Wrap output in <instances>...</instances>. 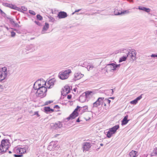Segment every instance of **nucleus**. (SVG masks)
Instances as JSON below:
<instances>
[{
  "label": "nucleus",
  "mask_w": 157,
  "mask_h": 157,
  "mask_svg": "<svg viewBox=\"0 0 157 157\" xmlns=\"http://www.w3.org/2000/svg\"><path fill=\"white\" fill-rule=\"evenodd\" d=\"M44 81H39L36 82L34 85L33 87L37 90L36 94L38 97L43 98L46 95L47 89L44 86Z\"/></svg>",
  "instance_id": "f257e3e1"
},
{
  "label": "nucleus",
  "mask_w": 157,
  "mask_h": 157,
  "mask_svg": "<svg viewBox=\"0 0 157 157\" xmlns=\"http://www.w3.org/2000/svg\"><path fill=\"white\" fill-rule=\"evenodd\" d=\"M10 144L7 139L3 140L0 145V153L2 154L5 153L10 147Z\"/></svg>",
  "instance_id": "f03ea898"
},
{
  "label": "nucleus",
  "mask_w": 157,
  "mask_h": 157,
  "mask_svg": "<svg viewBox=\"0 0 157 157\" xmlns=\"http://www.w3.org/2000/svg\"><path fill=\"white\" fill-rule=\"evenodd\" d=\"M71 73L72 71L71 69L66 70L59 72V77L60 79L62 80L67 79L68 78L70 74Z\"/></svg>",
  "instance_id": "7ed1b4c3"
},
{
  "label": "nucleus",
  "mask_w": 157,
  "mask_h": 157,
  "mask_svg": "<svg viewBox=\"0 0 157 157\" xmlns=\"http://www.w3.org/2000/svg\"><path fill=\"white\" fill-rule=\"evenodd\" d=\"M7 68L5 67L0 68V82L5 79L7 75Z\"/></svg>",
  "instance_id": "20e7f679"
},
{
  "label": "nucleus",
  "mask_w": 157,
  "mask_h": 157,
  "mask_svg": "<svg viewBox=\"0 0 157 157\" xmlns=\"http://www.w3.org/2000/svg\"><path fill=\"white\" fill-rule=\"evenodd\" d=\"M54 80L53 79H51L48 81L45 82L44 81V86L47 88H52L54 85Z\"/></svg>",
  "instance_id": "39448f33"
},
{
  "label": "nucleus",
  "mask_w": 157,
  "mask_h": 157,
  "mask_svg": "<svg viewBox=\"0 0 157 157\" xmlns=\"http://www.w3.org/2000/svg\"><path fill=\"white\" fill-rule=\"evenodd\" d=\"M75 109L77 112H78V113H79L80 114H82L87 110L88 107L86 106H84L82 107L77 106Z\"/></svg>",
  "instance_id": "423d86ee"
},
{
  "label": "nucleus",
  "mask_w": 157,
  "mask_h": 157,
  "mask_svg": "<svg viewBox=\"0 0 157 157\" xmlns=\"http://www.w3.org/2000/svg\"><path fill=\"white\" fill-rule=\"evenodd\" d=\"M104 99V98L103 97L99 98L97 100L94 102L93 104V107H97L100 105L101 102Z\"/></svg>",
  "instance_id": "0eeeda50"
},
{
  "label": "nucleus",
  "mask_w": 157,
  "mask_h": 157,
  "mask_svg": "<svg viewBox=\"0 0 157 157\" xmlns=\"http://www.w3.org/2000/svg\"><path fill=\"white\" fill-rule=\"evenodd\" d=\"M78 115V113L77 112L76 110L75 109L72 113L70 115V116L67 118V119L70 120L74 119L76 117H77Z\"/></svg>",
  "instance_id": "6e6552de"
},
{
  "label": "nucleus",
  "mask_w": 157,
  "mask_h": 157,
  "mask_svg": "<svg viewBox=\"0 0 157 157\" xmlns=\"http://www.w3.org/2000/svg\"><path fill=\"white\" fill-rule=\"evenodd\" d=\"M136 52L135 50H132L130 52H129L127 55V57H128L129 56H130L131 58L134 60L136 58Z\"/></svg>",
  "instance_id": "1a4fd4ad"
},
{
  "label": "nucleus",
  "mask_w": 157,
  "mask_h": 157,
  "mask_svg": "<svg viewBox=\"0 0 157 157\" xmlns=\"http://www.w3.org/2000/svg\"><path fill=\"white\" fill-rule=\"evenodd\" d=\"M102 101L103 102L102 105L104 106L105 109H106V106H109L111 101L108 99H105Z\"/></svg>",
  "instance_id": "9d476101"
},
{
  "label": "nucleus",
  "mask_w": 157,
  "mask_h": 157,
  "mask_svg": "<svg viewBox=\"0 0 157 157\" xmlns=\"http://www.w3.org/2000/svg\"><path fill=\"white\" fill-rule=\"evenodd\" d=\"M90 147L91 146L90 143L88 142L84 143L83 147V151L84 152V151L89 150Z\"/></svg>",
  "instance_id": "9b49d317"
},
{
  "label": "nucleus",
  "mask_w": 157,
  "mask_h": 157,
  "mask_svg": "<svg viewBox=\"0 0 157 157\" xmlns=\"http://www.w3.org/2000/svg\"><path fill=\"white\" fill-rule=\"evenodd\" d=\"M67 16L66 13L63 11L59 12L58 15V17L60 19L65 18Z\"/></svg>",
  "instance_id": "f8f14e48"
},
{
  "label": "nucleus",
  "mask_w": 157,
  "mask_h": 157,
  "mask_svg": "<svg viewBox=\"0 0 157 157\" xmlns=\"http://www.w3.org/2000/svg\"><path fill=\"white\" fill-rule=\"evenodd\" d=\"M84 76V75L80 73H76L74 75V79L75 80L80 79Z\"/></svg>",
  "instance_id": "ddd939ff"
},
{
  "label": "nucleus",
  "mask_w": 157,
  "mask_h": 157,
  "mask_svg": "<svg viewBox=\"0 0 157 157\" xmlns=\"http://www.w3.org/2000/svg\"><path fill=\"white\" fill-rule=\"evenodd\" d=\"M70 92V88L68 86H66L63 88L62 94L63 95L67 94Z\"/></svg>",
  "instance_id": "4468645a"
},
{
  "label": "nucleus",
  "mask_w": 157,
  "mask_h": 157,
  "mask_svg": "<svg viewBox=\"0 0 157 157\" xmlns=\"http://www.w3.org/2000/svg\"><path fill=\"white\" fill-rule=\"evenodd\" d=\"M17 153L20 154H22L25 153L26 151V149L24 148H18L17 150Z\"/></svg>",
  "instance_id": "2eb2a0df"
},
{
  "label": "nucleus",
  "mask_w": 157,
  "mask_h": 157,
  "mask_svg": "<svg viewBox=\"0 0 157 157\" xmlns=\"http://www.w3.org/2000/svg\"><path fill=\"white\" fill-rule=\"evenodd\" d=\"M142 95L137 98L135 100L130 101V103L131 104H136L138 102V101L140 100L142 98Z\"/></svg>",
  "instance_id": "dca6fc26"
},
{
  "label": "nucleus",
  "mask_w": 157,
  "mask_h": 157,
  "mask_svg": "<svg viewBox=\"0 0 157 157\" xmlns=\"http://www.w3.org/2000/svg\"><path fill=\"white\" fill-rule=\"evenodd\" d=\"M137 153V151L134 150L132 151L129 154V157H136L137 156L136 155Z\"/></svg>",
  "instance_id": "f3484780"
},
{
  "label": "nucleus",
  "mask_w": 157,
  "mask_h": 157,
  "mask_svg": "<svg viewBox=\"0 0 157 157\" xmlns=\"http://www.w3.org/2000/svg\"><path fill=\"white\" fill-rule=\"evenodd\" d=\"M44 111L47 113L48 112H53L54 111V110L53 109L50 108V107L47 106L45 107L44 109Z\"/></svg>",
  "instance_id": "a211bd4d"
},
{
  "label": "nucleus",
  "mask_w": 157,
  "mask_h": 157,
  "mask_svg": "<svg viewBox=\"0 0 157 157\" xmlns=\"http://www.w3.org/2000/svg\"><path fill=\"white\" fill-rule=\"evenodd\" d=\"M62 124H61V122H58L55 124H53L54 128L55 129L57 128H60L62 127Z\"/></svg>",
  "instance_id": "6ab92c4d"
},
{
  "label": "nucleus",
  "mask_w": 157,
  "mask_h": 157,
  "mask_svg": "<svg viewBox=\"0 0 157 157\" xmlns=\"http://www.w3.org/2000/svg\"><path fill=\"white\" fill-rule=\"evenodd\" d=\"M128 116H126L124 117L123 119L122 120V125H125L129 121L128 120H127L128 118Z\"/></svg>",
  "instance_id": "aec40b11"
},
{
  "label": "nucleus",
  "mask_w": 157,
  "mask_h": 157,
  "mask_svg": "<svg viewBox=\"0 0 157 157\" xmlns=\"http://www.w3.org/2000/svg\"><path fill=\"white\" fill-rule=\"evenodd\" d=\"M109 65L110 66V67L112 70H115L116 68L120 66V65H116L114 63H111L110 64H109Z\"/></svg>",
  "instance_id": "412c9836"
},
{
  "label": "nucleus",
  "mask_w": 157,
  "mask_h": 157,
  "mask_svg": "<svg viewBox=\"0 0 157 157\" xmlns=\"http://www.w3.org/2000/svg\"><path fill=\"white\" fill-rule=\"evenodd\" d=\"M85 93L86 98L89 97V96L92 95L94 94L93 91H86Z\"/></svg>",
  "instance_id": "4be33fe9"
},
{
  "label": "nucleus",
  "mask_w": 157,
  "mask_h": 157,
  "mask_svg": "<svg viewBox=\"0 0 157 157\" xmlns=\"http://www.w3.org/2000/svg\"><path fill=\"white\" fill-rule=\"evenodd\" d=\"M119 128V125H115L113 127L110 129L113 132L115 133L116 132L117 130Z\"/></svg>",
  "instance_id": "5701e85b"
},
{
  "label": "nucleus",
  "mask_w": 157,
  "mask_h": 157,
  "mask_svg": "<svg viewBox=\"0 0 157 157\" xmlns=\"http://www.w3.org/2000/svg\"><path fill=\"white\" fill-rule=\"evenodd\" d=\"M114 133V132L109 129L107 134V136L109 138Z\"/></svg>",
  "instance_id": "b1692460"
},
{
  "label": "nucleus",
  "mask_w": 157,
  "mask_h": 157,
  "mask_svg": "<svg viewBox=\"0 0 157 157\" xmlns=\"http://www.w3.org/2000/svg\"><path fill=\"white\" fill-rule=\"evenodd\" d=\"M49 27V24L47 23H45V25L44 26L43 28V31H46Z\"/></svg>",
  "instance_id": "393cba45"
},
{
  "label": "nucleus",
  "mask_w": 157,
  "mask_h": 157,
  "mask_svg": "<svg viewBox=\"0 0 157 157\" xmlns=\"http://www.w3.org/2000/svg\"><path fill=\"white\" fill-rule=\"evenodd\" d=\"M151 156H157V148H155L151 153Z\"/></svg>",
  "instance_id": "a878e982"
},
{
  "label": "nucleus",
  "mask_w": 157,
  "mask_h": 157,
  "mask_svg": "<svg viewBox=\"0 0 157 157\" xmlns=\"http://www.w3.org/2000/svg\"><path fill=\"white\" fill-rule=\"evenodd\" d=\"M128 57L127 56H123L122 57L120 58L119 62H121L123 61H125L126 60V59Z\"/></svg>",
  "instance_id": "bb28decb"
},
{
  "label": "nucleus",
  "mask_w": 157,
  "mask_h": 157,
  "mask_svg": "<svg viewBox=\"0 0 157 157\" xmlns=\"http://www.w3.org/2000/svg\"><path fill=\"white\" fill-rule=\"evenodd\" d=\"M53 101L49 100L46 101L44 104V105H48L52 103L53 102Z\"/></svg>",
  "instance_id": "cd10ccee"
},
{
  "label": "nucleus",
  "mask_w": 157,
  "mask_h": 157,
  "mask_svg": "<svg viewBox=\"0 0 157 157\" xmlns=\"http://www.w3.org/2000/svg\"><path fill=\"white\" fill-rule=\"evenodd\" d=\"M36 17L38 20L41 21L43 20V17L40 14H38L36 15Z\"/></svg>",
  "instance_id": "c85d7f7f"
},
{
  "label": "nucleus",
  "mask_w": 157,
  "mask_h": 157,
  "mask_svg": "<svg viewBox=\"0 0 157 157\" xmlns=\"http://www.w3.org/2000/svg\"><path fill=\"white\" fill-rule=\"evenodd\" d=\"M129 13V11L128 10H125L123 11V12H122L121 13H118L117 14H116V15H118L121 14H124L125 13Z\"/></svg>",
  "instance_id": "c756f323"
},
{
  "label": "nucleus",
  "mask_w": 157,
  "mask_h": 157,
  "mask_svg": "<svg viewBox=\"0 0 157 157\" xmlns=\"http://www.w3.org/2000/svg\"><path fill=\"white\" fill-rule=\"evenodd\" d=\"M54 108L56 109L57 110H56V111H59V109L60 108V107L58 105H55L54 106Z\"/></svg>",
  "instance_id": "7c9ffc66"
},
{
  "label": "nucleus",
  "mask_w": 157,
  "mask_h": 157,
  "mask_svg": "<svg viewBox=\"0 0 157 157\" xmlns=\"http://www.w3.org/2000/svg\"><path fill=\"white\" fill-rule=\"evenodd\" d=\"M29 13L31 14L32 15H34L36 14V13L35 12L32 10H29Z\"/></svg>",
  "instance_id": "2f4dec72"
},
{
  "label": "nucleus",
  "mask_w": 157,
  "mask_h": 157,
  "mask_svg": "<svg viewBox=\"0 0 157 157\" xmlns=\"http://www.w3.org/2000/svg\"><path fill=\"white\" fill-rule=\"evenodd\" d=\"M145 8V7L140 6H139L138 7L139 9L140 10H143V11L144 10Z\"/></svg>",
  "instance_id": "473e14b6"
},
{
  "label": "nucleus",
  "mask_w": 157,
  "mask_h": 157,
  "mask_svg": "<svg viewBox=\"0 0 157 157\" xmlns=\"http://www.w3.org/2000/svg\"><path fill=\"white\" fill-rule=\"evenodd\" d=\"M145 11L147 12H149L150 11V9L148 8L145 7V9L144 10Z\"/></svg>",
  "instance_id": "72a5a7b5"
},
{
  "label": "nucleus",
  "mask_w": 157,
  "mask_h": 157,
  "mask_svg": "<svg viewBox=\"0 0 157 157\" xmlns=\"http://www.w3.org/2000/svg\"><path fill=\"white\" fill-rule=\"evenodd\" d=\"M34 22L36 24H37L38 25H39V26L41 25V24L40 22L37 21H35Z\"/></svg>",
  "instance_id": "f704fd0d"
},
{
  "label": "nucleus",
  "mask_w": 157,
  "mask_h": 157,
  "mask_svg": "<svg viewBox=\"0 0 157 157\" xmlns=\"http://www.w3.org/2000/svg\"><path fill=\"white\" fill-rule=\"evenodd\" d=\"M72 98V95L70 94L68 95L67 96V98L68 99H71Z\"/></svg>",
  "instance_id": "c9c22d12"
},
{
  "label": "nucleus",
  "mask_w": 157,
  "mask_h": 157,
  "mask_svg": "<svg viewBox=\"0 0 157 157\" xmlns=\"http://www.w3.org/2000/svg\"><path fill=\"white\" fill-rule=\"evenodd\" d=\"M14 156L15 157H21L22 156V155H14Z\"/></svg>",
  "instance_id": "e433bc0d"
},
{
  "label": "nucleus",
  "mask_w": 157,
  "mask_h": 157,
  "mask_svg": "<svg viewBox=\"0 0 157 157\" xmlns=\"http://www.w3.org/2000/svg\"><path fill=\"white\" fill-rule=\"evenodd\" d=\"M11 36L12 37L14 36L15 35V33L14 32H12L11 33Z\"/></svg>",
  "instance_id": "4c0bfd02"
},
{
  "label": "nucleus",
  "mask_w": 157,
  "mask_h": 157,
  "mask_svg": "<svg viewBox=\"0 0 157 157\" xmlns=\"http://www.w3.org/2000/svg\"><path fill=\"white\" fill-rule=\"evenodd\" d=\"M35 115H36L38 117H39L40 116L38 112H35Z\"/></svg>",
  "instance_id": "58836bf2"
},
{
  "label": "nucleus",
  "mask_w": 157,
  "mask_h": 157,
  "mask_svg": "<svg viewBox=\"0 0 157 157\" xmlns=\"http://www.w3.org/2000/svg\"><path fill=\"white\" fill-rule=\"evenodd\" d=\"M151 57H157V55H155V54H152L151 55Z\"/></svg>",
  "instance_id": "ea45409f"
},
{
  "label": "nucleus",
  "mask_w": 157,
  "mask_h": 157,
  "mask_svg": "<svg viewBox=\"0 0 157 157\" xmlns=\"http://www.w3.org/2000/svg\"><path fill=\"white\" fill-rule=\"evenodd\" d=\"M80 10H81V9H79V10H76L75 11V12H78L79 11H80Z\"/></svg>",
  "instance_id": "a19ab883"
},
{
  "label": "nucleus",
  "mask_w": 157,
  "mask_h": 157,
  "mask_svg": "<svg viewBox=\"0 0 157 157\" xmlns=\"http://www.w3.org/2000/svg\"><path fill=\"white\" fill-rule=\"evenodd\" d=\"M81 121L79 120V117L78 118V119L77 120V122H79Z\"/></svg>",
  "instance_id": "79ce46f5"
},
{
  "label": "nucleus",
  "mask_w": 157,
  "mask_h": 157,
  "mask_svg": "<svg viewBox=\"0 0 157 157\" xmlns=\"http://www.w3.org/2000/svg\"><path fill=\"white\" fill-rule=\"evenodd\" d=\"M0 12H1V13H4L3 11L0 9Z\"/></svg>",
  "instance_id": "37998d69"
},
{
  "label": "nucleus",
  "mask_w": 157,
  "mask_h": 157,
  "mask_svg": "<svg viewBox=\"0 0 157 157\" xmlns=\"http://www.w3.org/2000/svg\"><path fill=\"white\" fill-rule=\"evenodd\" d=\"M0 88L2 89L3 88V86H2L0 84Z\"/></svg>",
  "instance_id": "c03bdc74"
},
{
  "label": "nucleus",
  "mask_w": 157,
  "mask_h": 157,
  "mask_svg": "<svg viewBox=\"0 0 157 157\" xmlns=\"http://www.w3.org/2000/svg\"><path fill=\"white\" fill-rule=\"evenodd\" d=\"M59 134H56L55 136V137H56L57 136H58V135H59Z\"/></svg>",
  "instance_id": "a18cd8bd"
},
{
  "label": "nucleus",
  "mask_w": 157,
  "mask_h": 157,
  "mask_svg": "<svg viewBox=\"0 0 157 157\" xmlns=\"http://www.w3.org/2000/svg\"><path fill=\"white\" fill-rule=\"evenodd\" d=\"M101 146H103V144H100Z\"/></svg>",
  "instance_id": "49530a36"
},
{
  "label": "nucleus",
  "mask_w": 157,
  "mask_h": 157,
  "mask_svg": "<svg viewBox=\"0 0 157 157\" xmlns=\"http://www.w3.org/2000/svg\"><path fill=\"white\" fill-rule=\"evenodd\" d=\"M82 97H81V96L80 97V98H80V99H81L82 98Z\"/></svg>",
  "instance_id": "de8ad7c7"
},
{
  "label": "nucleus",
  "mask_w": 157,
  "mask_h": 157,
  "mask_svg": "<svg viewBox=\"0 0 157 157\" xmlns=\"http://www.w3.org/2000/svg\"><path fill=\"white\" fill-rule=\"evenodd\" d=\"M10 153H11V152L10 151H9Z\"/></svg>",
  "instance_id": "09e8293b"
}]
</instances>
